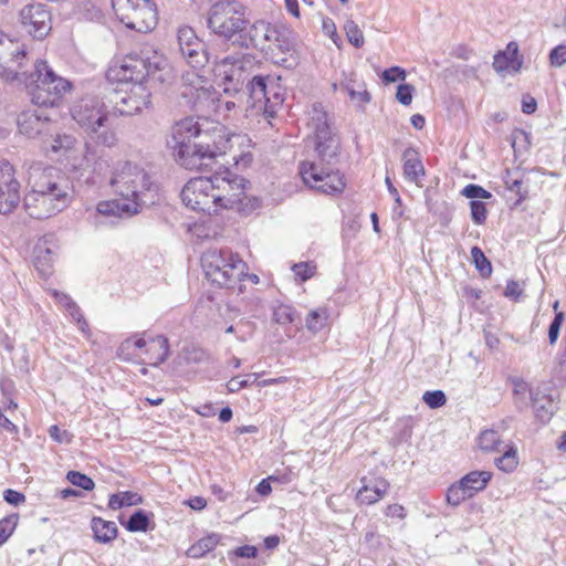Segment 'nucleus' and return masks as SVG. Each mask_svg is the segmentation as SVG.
Returning <instances> with one entry per match:
<instances>
[{"instance_id": "1", "label": "nucleus", "mask_w": 566, "mask_h": 566, "mask_svg": "<svg viewBox=\"0 0 566 566\" xmlns=\"http://www.w3.org/2000/svg\"><path fill=\"white\" fill-rule=\"evenodd\" d=\"M177 45L181 56L193 67H203L212 64L214 76L223 85L226 94H240L245 96L247 84L250 81L253 67V57L243 52H233L226 56H216L211 60L206 51L205 43L197 36L195 30L188 25L180 27L177 31Z\"/></svg>"}, {"instance_id": "2", "label": "nucleus", "mask_w": 566, "mask_h": 566, "mask_svg": "<svg viewBox=\"0 0 566 566\" xmlns=\"http://www.w3.org/2000/svg\"><path fill=\"white\" fill-rule=\"evenodd\" d=\"M24 87L34 105L53 107L71 91L72 84L57 75L46 61L38 60L33 64L30 75L24 76Z\"/></svg>"}, {"instance_id": "3", "label": "nucleus", "mask_w": 566, "mask_h": 566, "mask_svg": "<svg viewBox=\"0 0 566 566\" xmlns=\"http://www.w3.org/2000/svg\"><path fill=\"white\" fill-rule=\"evenodd\" d=\"M228 142L223 126L208 118L202 119L200 133L184 161V167L189 170L211 169L217 156L224 154Z\"/></svg>"}, {"instance_id": "4", "label": "nucleus", "mask_w": 566, "mask_h": 566, "mask_svg": "<svg viewBox=\"0 0 566 566\" xmlns=\"http://www.w3.org/2000/svg\"><path fill=\"white\" fill-rule=\"evenodd\" d=\"M209 31L227 41L241 36L250 21L247 7L239 0H218L207 12Z\"/></svg>"}, {"instance_id": "5", "label": "nucleus", "mask_w": 566, "mask_h": 566, "mask_svg": "<svg viewBox=\"0 0 566 566\" xmlns=\"http://www.w3.org/2000/svg\"><path fill=\"white\" fill-rule=\"evenodd\" d=\"M206 277L220 287H233L241 281L247 264L228 249H209L201 256Z\"/></svg>"}, {"instance_id": "6", "label": "nucleus", "mask_w": 566, "mask_h": 566, "mask_svg": "<svg viewBox=\"0 0 566 566\" xmlns=\"http://www.w3.org/2000/svg\"><path fill=\"white\" fill-rule=\"evenodd\" d=\"M109 185L118 197L139 201L140 208L147 205V197L154 187L145 169L130 161L116 165Z\"/></svg>"}, {"instance_id": "7", "label": "nucleus", "mask_w": 566, "mask_h": 566, "mask_svg": "<svg viewBox=\"0 0 566 566\" xmlns=\"http://www.w3.org/2000/svg\"><path fill=\"white\" fill-rule=\"evenodd\" d=\"M118 20L132 30L147 33L155 29L158 12L151 0H112Z\"/></svg>"}, {"instance_id": "8", "label": "nucleus", "mask_w": 566, "mask_h": 566, "mask_svg": "<svg viewBox=\"0 0 566 566\" xmlns=\"http://www.w3.org/2000/svg\"><path fill=\"white\" fill-rule=\"evenodd\" d=\"M138 336L125 339L117 349V357L124 361H135L140 356L135 353V349L143 350L146 356L140 359V363H146L150 366L157 367L164 363L169 356L168 338L163 335L145 338Z\"/></svg>"}, {"instance_id": "9", "label": "nucleus", "mask_w": 566, "mask_h": 566, "mask_svg": "<svg viewBox=\"0 0 566 566\" xmlns=\"http://www.w3.org/2000/svg\"><path fill=\"white\" fill-rule=\"evenodd\" d=\"M335 159L328 164L326 160L319 158L318 163H302L300 166V174L303 181L322 193L336 195L343 192L345 189L344 177L338 170L334 169Z\"/></svg>"}, {"instance_id": "10", "label": "nucleus", "mask_w": 566, "mask_h": 566, "mask_svg": "<svg viewBox=\"0 0 566 566\" xmlns=\"http://www.w3.org/2000/svg\"><path fill=\"white\" fill-rule=\"evenodd\" d=\"M310 115V127L315 133L316 151L322 160L331 164L338 155L340 142L337 134L332 128L328 115L322 104L312 105Z\"/></svg>"}, {"instance_id": "11", "label": "nucleus", "mask_w": 566, "mask_h": 566, "mask_svg": "<svg viewBox=\"0 0 566 566\" xmlns=\"http://www.w3.org/2000/svg\"><path fill=\"white\" fill-rule=\"evenodd\" d=\"M71 115L87 134H96L107 119L104 103L94 95H86L76 101L71 108Z\"/></svg>"}, {"instance_id": "12", "label": "nucleus", "mask_w": 566, "mask_h": 566, "mask_svg": "<svg viewBox=\"0 0 566 566\" xmlns=\"http://www.w3.org/2000/svg\"><path fill=\"white\" fill-rule=\"evenodd\" d=\"M213 181V199L217 211L219 208L232 209L241 202L244 195L243 179L224 169L211 176Z\"/></svg>"}, {"instance_id": "13", "label": "nucleus", "mask_w": 566, "mask_h": 566, "mask_svg": "<svg viewBox=\"0 0 566 566\" xmlns=\"http://www.w3.org/2000/svg\"><path fill=\"white\" fill-rule=\"evenodd\" d=\"M180 197L184 205L191 210L217 213L211 176L190 179L182 188Z\"/></svg>"}, {"instance_id": "14", "label": "nucleus", "mask_w": 566, "mask_h": 566, "mask_svg": "<svg viewBox=\"0 0 566 566\" xmlns=\"http://www.w3.org/2000/svg\"><path fill=\"white\" fill-rule=\"evenodd\" d=\"M72 200V192L35 193L28 192L23 205L28 214L33 219H46L64 210Z\"/></svg>"}, {"instance_id": "15", "label": "nucleus", "mask_w": 566, "mask_h": 566, "mask_svg": "<svg viewBox=\"0 0 566 566\" xmlns=\"http://www.w3.org/2000/svg\"><path fill=\"white\" fill-rule=\"evenodd\" d=\"M29 192L35 193H59L72 192V187L67 178L57 169L52 166L40 167L34 166L29 174Z\"/></svg>"}, {"instance_id": "16", "label": "nucleus", "mask_w": 566, "mask_h": 566, "mask_svg": "<svg viewBox=\"0 0 566 566\" xmlns=\"http://www.w3.org/2000/svg\"><path fill=\"white\" fill-rule=\"evenodd\" d=\"M151 94L144 83L133 84L129 91L116 93L111 102L114 112L122 116H132L150 106Z\"/></svg>"}, {"instance_id": "17", "label": "nucleus", "mask_w": 566, "mask_h": 566, "mask_svg": "<svg viewBox=\"0 0 566 566\" xmlns=\"http://www.w3.org/2000/svg\"><path fill=\"white\" fill-rule=\"evenodd\" d=\"M202 119H206V117H186L177 122L172 127L174 148L177 160L181 166H184V161L187 159L188 154H190L191 146L197 140L202 126Z\"/></svg>"}, {"instance_id": "18", "label": "nucleus", "mask_w": 566, "mask_h": 566, "mask_svg": "<svg viewBox=\"0 0 566 566\" xmlns=\"http://www.w3.org/2000/svg\"><path fill=\"white\" fill-rule=\"evenodd\" d=\"M20 182L14 168L8 161H0V213H10L20 203Z\"/></svg>"}, {"instance_id": "19", "label": "nucleus", "mask_w": 566, "mask_h": 566, "mask_svg": "<svg viewBox=\"0 0 566 566\" xmlns=\"http://www.w3.org/2000/svg\"><path fill=\"white\" fill-rule=\"evenodd\" d=\"M50 20V12L45 9V6L41 3L28 4L20 11L22 25L28 33L36 39H42L49 33L51 29Z\"/></svg>"}, {"instance_id": "20", "label": "nucleus", "mask_w": 566, "mask_h": 566, "mask_svg": "<svg viewBox=\"0 0 566 566\" xmlns=\"http://www.w3.org/2000/svg\"><path fill=\"white\" fill-rule=\"evenodd\" d=\"M148 54L142 53H129L120 62L119 66L114 70L116 72L117 80L120 82H132L133 84L144 83L146 80L149 62Z\"/></svg>"}, {"instance_id": "21", "label": "nucleus", "mask_w": 566, "mask_h": 566, "mask_svg": "<svg viewBox=\"0 0 566 566\" xmlns=\"http://www.w3.org/2000/svg\"><path fill=\"white\" fill-rule=\"evenodd\" d=\"M17 124L21 134L33 138L50 130L51 119L43 111L27 109L18 115Z\"/></svg>"}, {"instance_id": "22", "label": "nucleus", "mask_w": 566, "mask_h": 566, "mask_svg": "<svg viewBox=\"0 0 566 566\" xmlns=\"http://www.w3.org/2000/svg\"><path fill=\"white\" fill-rule=\"evenodd\" d=\"M277 81L270 76L254 75L248 81L245 96L251 102V107L258 113L260 105L265 104V98L272 95L273 86H276Z\"/></svg>"}, {"instance_id": "23", "label": "nucleus", "mask_w": 566, "mask_h": 566, "mask_svg": "<svg viewBox=\"0 0 566 566\" xmlns=\"http://www.w3.org/2000/svg\"><path fill=\"white\" fill-rule=\"evenodd\" d=\"M277 53L284 55V57L276 60L283 66L291 69L297 64L296 41L293 32L286 28H281L279 40L274 45V54L272 55L275 56Z\"/></svg>"}, {"instance_id": "24", "label": "nucleus", "mask_w": 566, "mask_h": 566, "mask_svg": "<svg viewBox=\"0 0 566 566\" xmlns=\"http://www.w3.org/2000/svg\"><path fill=\"white\" fill-rule=\"evenodd\" d=\"M492 65L497 73L520 72L523 65V57L518 54V44L510 42L504 51H500L494 55Z\"/></svg>"}, {"instance_id": "25", "label": "nucleus", "mask_w": 566, "mask_h": 566, "mask_svg": "<svg viewBox=\"0 0 566 566\" xmlns=\"http://www.w3.org/2000/svg\"><path fill=\"white\" fill-rule=\"evenodd\" d=\"M270 24L264 20H258L252 23L249 28L247 27L245 34L241 33L239 45L244 49H255L264 51L266 36L270 32Z\"/></svg>"}, {"instance_id": "26", "label": "nucleus", "mask_w": 566, "mask_h": 566, "mask_svg": "<svg viewBox=\"0 0 566 566\" xmlns=\"http://www.w3.org/2000/svg\"><path fill=\"white\" fill-rule=\"evenodd\" d=\"M334 90L346 92L352 102L358 107L364 108L370 102V94L366 88V84L358 80L354 73L345 75V78L337 85H333Z\"/></svg>"}, {"instance_id": "27", "label": "nucleus", "mask_w": 566, "mask_h": 566, "mask_svg": "<svg viewBox=\"0 0 566 566\" xmlns=\"http://www.w3.org/2000/svg\"><path fill=\"white\" fill-rule=\"evenodd\" d=\"M96 210L103 216L130 217L140 210V202L130 199H118L101 201Z\"/></svg>"}, {"instance_id": "28", "label": "nucleus", "mask_w": 566, "mask_h": 566, "mask_svg": "<svg viewBox=\"0 0 566 566\" xmlns=\"http://www.w3.org/2000/svg\"><path fill=\"white\" fill-rule=\"evenodd\" d=\"M191 96L193 106L199 111L218 113L221 108L219 93L211 85H207V82L196 87V92H191Z\"/></svg>"}, {"instance_id": "29", "label": "nucleus", "mask_w": 566, "mask_h": 566, "mask_svg": "<svg viewBox=\"0 0 566 566\" xmlns=\"http://www.w3.org/2000/svg\"><path fill=\"white\" fill-rule=\"evenodd\" d=\"M147 80L153 81L154 83L159 84H170L174 80L172 67L169 65L168 61L163 56L154 53L153 56L149 57V62L147 63Z\"/></svg>"}, {"instance_id": "30", "label": "nucleus", "mask_w": 566, "mask_h": 566, "mask_svg": "<svg viewBox=\"0 0 566 566\" xmlns=\"http://www.w3.org/2000/svg\"><path fill=\"white\" fill-rule=\"evenodd\" d=\"M363 486L357 492V500L363 504H374L385 496L389 483L384 479H375L367 483L366 478L361 480Z\"/></svg>"}, {"instance_id": "31", "label": "nucleus", "mask_w": 566, "mask_h": 566, "mask_svg": "<svg viewBox=\"0 0 566 566\" xmlns=\"http://www.w3.org/2000/svg\"><path fill=\"white\" fill-rule=\"evenodd\" d=\"M12 59L11 63H17V67L8 65L2 66L0 71V78L9 84H18L24 85V76L30 75V72L21 71L22 70V60L25 57L27 53L24 50L17 49L11 52Z\"/></svg>"}, {"instance_id": "32", "label": "nucleus", "mask_w": 566, "mask_h": 566, "mask_svg": "<svg viewBox=\"0 0 566 566\" xmlns=\"http://www.w3.org/2000/svg\"><path fill=\"white\" fill-rule=\"evenodd\" d=\"M403 161V177L410 181L415 182L417 186H421L420 177L424 176V167L420 159L419 153L409 147L402 154Z\"/></svg>"}, {"instance_id": "33", "label": "nucleus", "mask_w": 566, "mask_h": 566, "mask_svg": "<svg viewBox=\"0 0 566 566\" xmlns=\"http://www.w3.org/2000/svg\"><path fill=\"white\" fill-rule=\"evenodd\" d=\"M531 399L536 417L543 422L548 421L556 410L554 400L539 391H531Z\"/></svg>"}, {"instance_id": "34", "label": "nucleus", "mask_w": 566, "mask_h": 566, "mask_svg": "<svg viewBox=\"0 0 566 566\" xmlns=\"http://www.w3.org/2000/svg\"><path fill=\"white\" fill-rule=\"evenodd\" d=\"M91 527L95 541L99 543H109L117 536V526L114 522L105 521L101 517H93Z\"/></svg>"}, {"instance_id": "35", "label": "nucleus", "mask_w": 566, "mask_h": 566, "mask_svg": "<svg viewBox=\"0 0 566 566\" xmlns=\"http://www.w3.org/2000/svg\"><path fill=\"white\" fill-rule=\"evenodd\" d=\"M491 478L492 473L489 471H472L465 474L460 482L472 497L476 492L485 489Z\"/></svg>"}, {"instance_id": "36", "label": "nucleus", "mask_w": 566, "mask_h": 566, "mask_svg": "<svg viewBox=\"0 0 566 566\" xmlns=\"http://www.w3.org/2000/svg\"><path fill=\"white\" fill-rule=\"evenodd\" d=\"M479 447L484 452H501L505 447L501 434L494 429L483 430L478 438Z\"/></svg>"}, {"instance_id": "37", "label": "nucleus", "mask_w": 566, "mask_h": 566, "mask_svg": "<svg viewBox=\"0 0 566 566\" xmlns=\"http://www.w3.org/2000/svg\"><path fill=\"white\" fill-rule=\"evenodd\" d=\"M219 539L220 537L217 534L205 536L188 548L187 555L191 558H201L216 548Z\"/></svg>"}, {"instance_id": "38", "label": "nucleus", "mask_w": 566, "mask_h": 566, "mask_svg": "<svg viewBox=\"0 0 566 566\" xmlns=\"http://www.w3.org/2000/svg\"><path fill=\"white\" fill-rule=\"evenodd\" d=\"M503 454L494 460L495 465L503 472H513L517 464V450L513 444L502 448Z\"/></svg>"}, {"instance_id": "39", "label": "nucleus", "mask_w": 566, "mask_h": 566, "mask_svg": "<svg viewBox=\"0 0 566 566\" xmlns=\"http://www.w3.org/2000/svg\"><path fill=\"white\" fill-rule=\"evenodd\" d=\"M153 513H148L144 510H137L134 512L126 523H122L129 532H146L150 524V517Z\"/></svg>"}, {"instance_id": "40", "label": "nucleus", "mask_w": 566, "mask_h": 566, "mask_svg": "<svg viewBox=\"0 0 566 566\" xmlns=\"http://www.w3.org/2000/svg\"><path fill=\"white\" fill-rule=\"evenodd\" d=\"M272 95L265 98V104L260 105V112H262L266 117H274L277 109L282 106L284 102V93L279 83L276 86H273Z\"/></svg>"}, {"instance_id": "41", "label": "nucleus", "mask_w": 566, "mask_h": 566, "mask_svg": "<svg viewBox=\"0 0 566 566\" xmlns=\"http://www.w3.org/2000/svg\"><path fill=\"white\" fill-rule=\"evenodd\" d=\"M143 503V497L135 492L126 491L112 494L108 500V506L112 510H118L124 506L138 505Z\"/></svg>"}, {"instance_id": "42", "label": "nucleus", "mask_w": 566, "mask_h": 566, "mask_svg": "<svg viewBox=\"0 0 566 566\" xmlns=\"http://www.w3.org/2000/svg\"><path fill=\"white\" fill-rule=\"evenodd\" d=\"M327 317L325 308L312 310L306 316L305 326L310 332L317 333L324 327Z\"/></svg>"}, {"instance_id": "43", "label": "nucleus", "mask_w": 566, "mask_h": 566, "mask_svg": "<svg viewBox=\"0 0 566 566\" xmlns=\"http://www.w3.org/2000/svg\"><path fill=\"white\" fill-rule=\"evenodd\" d=\"M471 256L480 274L483 277L490 276L492 273L491 262L488 260V258L484 255V253L479 247H473L471 249Z\"/></svg>"}, {"instance_id": "44", "label": "nucleus", "mask_w": 566, "mask_h": 566, "mask_svg": "<svg viewBox=\"0 0 566 566\" xmlns=\"http://www.w3.org/2000/svg\"><path fill=\"white\" fill-rule=\"evenodd\" d=\"M295 310L291 305L280 304L273 308V319L280 325H289L295 321Z\"/></svg>"}, {"instance_id": "45", "label": "nucleus", "mask_w": 566, "mask_h": 566, "mask_svg": "<svg viewBox=\"0 0 566 566\" xmlns=\"http://www.w3.org/2000/svg\"><path fill=\"white\" fill-rule=\"evenodd\" d=\"M503 181L506 189L515 192L518 196L517 202H521L526 198L527 192L522 190V179L520 177H514L513 171L506 169L503 175Z\"/></svg>"}, {"instance_id": "46", "label": "nucleus", "mask_w": 566, "mask_h": 566, "mask_svg": "<svg viewBox=\"0 0 566 566\" xmlns=\"http://www.w3.org/2000/svg\"><path fill=\"white\" fill-rule=\"evenodd\" d=\"M470 497L471 495L468 493L464 485H462L460 481L452 484L447 492V502L453 506H458L461 502Z\"/></svg>"}, {"instance_id": "47", "label": "nucleus", "mask_w": 566, "mask_h": 566, "mask_svg": "<svg viewBox=\"0 0 566 566\" xmlns=\"http://www.w3.org/2000/svg\"><path fill=\"white\" fill-rule=\"evenodd\" d=\"M344 31L350 44L355 48H361L364 45V35L359 27L353 21L347 20L344 24Z\"/></svg>"}, {"instance_id": "48", "label": "nucleus", "mask_w": 566, "mask_h": 566, "mask_svg": "<svg viewBox=\"0 0 566 566\" xmlns=\"http://www.w3.org/2000/svg\"><path fill=\"white\" fill-rule=\"evenodd\" d=\"M66 479L73 485L81 488L85 491H92L95 486L94 481L90 476L78 471H69L66 474Z\"/></svg>"}, {"instance_id": "49", "label": "nucleus", "mask_w": 566, "mask_h": 566, "mask_svg": "<svg viewBox=\"0 0 566 566\" xmlns=\"http://www.w3.org/2000/svg\"><path fill=\"white\" fill-rule=\"evenodd\" d=\"M51 261H52L51 250L39 248L38 254L35 255V259H34V265L43 275H45L50 272Z\"/></svg>"}, {"instance_id": "50", "label": "nucleus", "mask_w": 566, "mask_h": 566, "mask_svg": "<svg viewBox=\"0 0 566 566\" xmlns=\"http://www.w3.org/2000/svg\"><path fill=\"white\" fill-rule=\"evenodd\" d=\"M422 400L430 408L437 409L446 405L447 397L442 390L426 391L422 396Z\"/></svg>"}, {"instance_id": "51", "label": "nucleus", "mask_w": 566, "mask_h": 566, "mask_svg": "<svg viewBox=\"0 0 566 566\" xmlns=\"http://www.w3.org/2000/svg\"><path fill=\"white\" fill-rule=\"evenodd\" d=\"M292 271L294 272L295 276L300 277L301 281L304 282L314 276L316 265L312 262H300L292 266Z\"/></svg>"}, {"instance_id": "52", "label": "nucleus", "mask_w": 566, "mask_h": 566, "mask_svg": "<svg viewBox=\"0 0 566 566\" xmlns=\"http://www.w3.org/2000/svg\"><path fill=\"white\" fill-rule=\"evenodd\" d=\"M471 217L475 224H483L486 220V207L485 203L478 200L470 202Z\"/></svg>"}, {"instance_id": "53", "label": "nucleus", "mask_w": 566, "mask_h": 566, "mask_svg": "<svg viewBox=\"0 0 566 566\" xmlns=\"http://www.w3.org/2000/svg\"><path fill=\"white\" fill-rule=\"evenodd\" d=\"M461 193L469 199H490L492 197L491 192H489L481 186L473 184L465 186L462 189Z\"/></svg>"}, {"instance_id": "54", "label": "nucleus", "mask_w": 566, "mask_h": 566, "mask_svg": "<svg viewBox=\"0 0 566 566\" xmlns=\"http://www.w3.org/2000/svg\"><path fill=\"white\" fill-rule=\"evenodd\" d=\"M549 63L554 67H562L566 64V45L559 44L549 52Z\"/></svg>"}, {"instance_id": "55", "label": "nucleus", "mask_w": 566, "mask_h": 566, "mask_svg": "<svg viewBox=\"0 0 566 566\" xmlns=\"http://www.w3.org/2000/svg\"><path fill=\"white\" fill-rule=\"evenodd\" d=\"M415 87L410 84H400L397 87L396 98L402 105H410L412 102Z\"/></svg>"}, {"instance_id": "56", "label": "nucleus", "mask_w": 566, "mask_h": 566, "mask_svg": "<svg viewBox=\"0 0 566 566\" xmlns=\"http://www.w3.org/2000/svg\"><path fill=\"white\" fill-rule=\"evenodd\" d=\"M17 524V517L10 516L0 521V545L12 534Z\"/></svg>"}, {"instance_id": "57", "label": "nucleus", "mask_w": 566, "mask_h": 566, "mask_svg": "<svg viewBox=\"0 0 566 566\" xmlns=\"http://www.w3.org/2000/svg\"><path fill=\"white\" fill-rule=\"evenodd\" d=\"M563 321H564V313L563 312L556 313L554 319L552 321V323L548 327V339L552 345L555 344V342L558 338Z\"/></svg>"}, {"instance_id": "58", "label": "nucleus", "mask_w": 566, "mask_h": 566, "mask_svg": "<svg viewBox=\"0 0 566 566\" xmlns=\"http://www.w3.org/2000/svg\"><path fill=\"white\" fill-rule=\"evenodd\" d=\"M381 78L386 83H394L406 78V71L399 66H392L382 72Z\"/></svg>"}, {"instance_id": "59", "label": "nucleus", "mask_w": 566, "mask_h": 566, "mask_svg": "<svg viewBox=\"0 0 566 566\" xmlns=\"http://www.w3.org/2000/svg\"><path fill=\"white\" fill-rule=\"evenodd\" d=\"M92 138H96V142L101 145L112 147L116 144L117 137L116 134L113 130H103L101 133L96 134H90Z\"/></svg>"}, {"instance_id": "60", "label": "nucleus", "mask_w": 566, "mask_h": 566, "mask_svg": "<svg viewBox=\"0 0 566 566\" xmlns=\"http://www.w3.org/2000/svg\"><path fill=\"white\" fill-rule=\"evenodd\" d=\"M182 81L185 84L190 86V92H185L184 95H191V92H196V87H199L202 83H206V80L202 76H199L195 72H188L182 75Z\"/></svg>"}, {"instance_id": "61", "label": "nucleus", "mask_w": 566, "mask_h": 566, "mask_svg": "<svg viewBox=\"0 0 566 566\" xmlns=\"http://www.w3.org/2000/svg\"><path fill=\"white\" fill-rule=\"evenodd\" d=\"M281 28L270 24V32L266 36L268 44L264 48L266 54H274V45L279 40Z\"/></svg>"}, {"instance_id": "62", "label": "nucleus", "mask_w": 566, "mask_h": 566, "mask_svg": "<svg viewBox=\"0 0 566 566\" xmlns=\"http://www.w3.org/2000/svg\"><path fill=\"white\" fill-rule=\"evenodd\" d=\"M67 313L70 314V316L73 318L74 322H76L78 328L82 331V332H85L86 328H87V323L86 321L84 319L82 313H81V310L80 307L76 305V303H74L72 306H70L67 310Z\"/></svg>"}, {"instance_id": "63", "label": "nucleus", "mask_w": 566, "mask_h": 566, "mask_svg": "<svg viewBox=\"0 0 566 566\" xmlns=\"http://www.w3.org/2000/svg\"><path fill=\"white\" fill-rule=\"evenodd\" d=\"M323 31L326 35H328L333 42L337 45H338V40H339V36L337 34V31H336V25L334 23V21L329 18H325L323 20Z\"/></svg>"}, {"instance_id": "64", "label": "nucleus", "mask_w": 566, "mask_h": 566, "mask_svg": "<svg viewBox=\"0 0 566 566\" xmlns=\"http://www.w3.org/2000/svg\"><path fill=\"white\" fill-rule=\"evenodd\" d=\"M3 499L9 504L19 505L25 501L24 494L21 492L8 489L3 492Z\"/></svg>"}]
</instances>
